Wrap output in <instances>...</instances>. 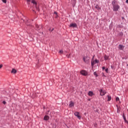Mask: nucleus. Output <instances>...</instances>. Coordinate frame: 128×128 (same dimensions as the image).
<instances>
[{
  "mask_svg": "<svg viewBox=\"0 0 128 128\" xmlns=\"http://www.w3.org/2000/svg\"><path fill=\"white\" fill-rule=\"evenodd\" d=\"M120 6L116 4V5H114L113 6V10L114 12H118V10H120Z\"/></svg>",
  "mask_w": 128,
  "mask_h": 128,
  "instance_id": "2",
  "label": "nucleus"
},
{
  "mask_svg": "<svg viewBox=\"0 0 128 128\" xmlns=\"http://www.w3.org/2000/svg\"><path fill=\"white\" fill-rule=\"evenodd\" d=\"M2 104H6V101H3Z\"/></svg>",
  "mask_w": 128,
  "mask_h": 128,
  "instance_id": "26",
  "label": "nucleus"
},
{
  "mask_svg": "<svg viewBox=\"0 0 128 128\" xmlns=\"http://www.w3.org/2000/svg\"><path fill=\"white\" fill-rule=\"evenodd\" d=\"M96 8L97 10H100V6H98V5H96Z\"/></svg>",
  "mask_w": 128,
  "mask_h": 128,
  "instance_id": "17",
  "label": "nucleus"
},
{
  "mask_svg": "<svg viewBox=\"0 0 128 128\" xmlns=\"http://www.w3.org/2000/svg\"><path fill=\"white\" fill-rule=\"evenodd\" d=\"M32 3L33 4L34 6H36V8L38 9V8H36V2L34 0H32Z\"/></svg>",
  "mask_w": 128,
  "mask_h": 128,
  "instance_id": "9",
  "label": "nucleus"
},
{
  "mask_svg": "<svg viewBox=\"0 0 128 128\" xmlns=\"http://www.w3.org/2000/svg\"><path fill=\"white\" fill-rule=\"evenodd\" d=\"M106 70V72H108V68H106V70Z\"/></svg>",
  "mask_w": 128,
  "mask_h": 128,
  "instance_id": "24",
  "label": "nucleus"
},
{
  "mask_svg": "<svg viewBox=\"0 0 128 128\" xmlns=\"http://www.w3.org/2000/svg\"><path fill=\"white\" fill-rule=\"evenodd\" d=\"M108 101L110 102V100H112V97L108 95Z\"/></svg>",
  "mask_w": 128,
  "mask_h": 128,
  "instance_id": "16",
  "label": "nucleus"
},
{
  "mask_svg": "<svg viewBox=\"0 0 128 128\" xmlns=\"http://www.w3.org/2000/svg\"><path fill=\"white\" fill-rule=\"evenodd\" d=\"M68 58H70V54H69V56H68Z\"/></svg>",
  "mask_w": 128,
  "mask_h": 128,
  "instance_id": "31",
  "label": "nucleus"
},
{
  "mask_svg": "<svg viewBox=\"0 0 128 128\" xmlns=\"http://www.w3.org/2000/svg\"><path fill=\"white\" fill-rule=\"evenodd\" d=\"M102 70H106V68H105L104 66H103V67L102 68Z\"/></svg>",
  "mask_w": 128,
  "mask_h": 128,
  "instance_id": "27",
  "label": "nucleus"
},
{
  "mask_svg": "<svg viewBox=\"0 0 128 128\" xmlns=\"http://www.w3.org/2000/svg\"><path fill=\"white\" fill-rule=\"evenodd\" d=\"M50 120V116H46L44 117V120Z\"/></svg>",
  "mask_w": 128,
  "mask_h": 128,
  "instance_id": "12",
  "label": "nucleus"
},
{
  "mask_svg": "<svg viewBox=\"0 0 128 128\" xmlns=\"http://www.w3.org/2000/svg\"><path fill=\"white\" fill-rule=\"evenodd\" d=\"M92 60H94V57L92 58Z\"/></svg>",
  "mask_w": 128,
  "mask_h": 128,
  "instance_id": "34",
  "label": "nucleus"
},
{
  "mask_svg": "<svg viewBox=\"0 0 128 128\" xmlns=\"http://www.w3.org/2000/svg\"><path fill=\"white\" fill-rule=\"evenodd\" d=\"M59 52L60 54H62V52H64V51H62V50H60Z\"/></svg>",
  "mask_w": 128,
  "mask_h": 128,
  "instance_id": "23",
  "label": "nucleus"
},
{
  "mask_svg": "<svg viewBox=\"0 0 128 128\" xmlns=\"http://www.w3.org/2000/svg\"><path fill=\"white\" fill-rule=\"evenodd\" d=\"M118 48L120 50H124V46H122V44H120L119 46H118Z\"/></svg>",
  "mask_w": 128,
  "mask_h": 128,
  "instance_id": "8",
  "label": "nucleus"
},
{
  "mask_svg": "<svg viewBox=\"0 0 128 128\" xmlns=\"http://www.w3.org/2000/svg\"><path fill=\"white\" fill-rule=\"evenodd\" d=\"M90 57L88 56H84L83 58L84 62L86 64H90Z\"/></svg>",
  "mask_w": 128,
  "mask_h": 128,
  "instance_id": "1",
  "label": "nucleus"
},
{
  "mask_svg": "<svg viewBox=\"0 0 128 128\" xmlns=\"http://www.w3.org/2000/svg\"><path fill=\"white\" fill-rule=\"evenodd\" d=\"M27 2H30V0H27Z\"/></svg>",
  "mask_w": 128,
  "mask_h": 128,
  "instance_id": "33",
  "label": "nucleus"
},
{
  "mask_svg": "<svg viewBox=\"0 0 128 128\" xmlns=\"http://www.w3.org/2000/svg\"><path fill=\"white\" fill-rule=\"evenodd\" d=\"M54 14H58V13H57L56 12H54Z\"/></svg>",
  "mask_w": 128,
  "mask_h": 128,
  "instance_id": "32",
  "label": "nucleus"
},
{
  "mask_svg": "<svg viewBox=\"0 0 128 128\" xmlns=\"http://www.w3.org/2000/svg\"><path fill=\"white\" fill-rule=\"evenodd\" d=\"M106 94V92L104 90H102V89L100 90V96H104Z\"/></svg>",
  "mask_w": 128,
  "mask_h": 128,
  "instance_id": "5",
  "label": "nucleus"
},
{
  "mask_svg": "<svg viewBox=\"0 0 128 128\" xmlns=\"http://www.w3.org/2000/svg\"><path fill=\"white\" fill-rule=\"evenodd\" d=\"M94 76H98V74H96V72H94Z\"/></svg>",
  "mask_w": 128,
  "mask_h": 128,
  "instance_id": "22",
  "label": "nucleus"
},
{
  "mask_svg": "<svg viewBox=\"0 0 128 128\" xmlns=\"http://www.w3.org/2000/svg\"><path fill=\"white\" fill-rule=\"evenodd\" d=\"M104 60H110V56L104 55Z\"/></svg>",
  "mask_w": 128,
  "mask_h": 128,
  "instance_id": "10",
  "label": "nucleus"
},
{
  "mask_svg": "<svg viewBox=\"0 0 128 128\" xmlns=\"http://www.w3.org/2000/svg\"><path fill=\"white\" fill-rule=\"evenodd\" d=\"M116 0H113L112 2V6H116Z\"/></svg>",
  "mask_w": 128,
  "mask_h": 128,
  "instance_id": "18",
  "label": "nucleus"
},
{
  "mask_svg": "<svg viewBox=\"0 0 128 128\" xmlns=\"http://www.w3.org/2000/svg\"><path fill=\"white\" fill-rule=\"evenodd\" d=\"M116 102H118V100H120V98H118V97H117L116 98Z\"/></svg>",
  "mask_w": 128,
  "mask_h": 128,
  "instance_id": "25",
  "label": "nucleus"
},
{
  "mask_svg": "<svg viewBox=\"0 0 128 128\" xmlns=\"http://www.w3.org/2000/svg\"><path fill=\"white\" fill-rule=\"evenodd\" d=\"M2 68V64H0V68Z\"/></svg>",
  "mask_w": 128,
  "mask_h": 128,
  "instance_id": "28",
  "label": "nucleus"
},
{
  "mask_svg": "<svg viewBox=\"0 0 128 128\" xmlns=\"http://www.w3.org/2000/svg\"><path fill=\"white\" fill-rule=\"evenodd\" d=\"M54 28H52V30L50 29V32H52L54 31Z\"/></svg>",
  "mask_w": 128,
  "mask_h": 128,
  "instance_id": "29",
  "label": "nucleus"
},
{
  "mask_svg": "<svg viewBox=\"0 0 128 128\" xmlns=\"http://www.w3.org/2000/svg\"><path fill=\"white\" fill-rule=\"evenodd\" d=\"M91 64L92 66H94L96 64V62L94 60L92 61Z\"/></svg>",
  "mask_w": 128,
  "mask_h": 128,
  "instance_id": "15",
  "label": "nucleus"
},
{
  "mask_svg": "<svg viewBox=\"0 0 128 128\" xmlns=\"http://www.w3.org/2000/svg\"><path fill=\"white\" fill-rule=\"evenodd\" d=\"M88 94L90 96H94V92L92 91H90L88 92Z\"/></svg>",
  "mask_w": 128,
  "mask_h": 128,
  "instance_id": "13",
  "label": "nucleus"
},
{
  "mask_svg": "<svg viewBox=\"0 0 128 128\" xmlns=\"http://www.w3.org/2000/svg\"><path fill=\"white\" fill-rule=\"evenodd\" d=\"M2 2H4V4H6V0H2Z\"/></svg>",
  "mask_w": 128,
  "mask_h": 128,
  "instance_id": "21",
  "label": "nucleus"
},
{
  "mask_svg": "<svg viewBox=\"0 0 128 128\" xmlns=\"http://www.w3.org/2000/svg\"><path fill=\"white\" fill-rule=\"evenodd\" d=\"M36 28L37 30H42V26H38V24L36 25Z\"/></svg>",
  "mask_w": 128,
  "mask_h": 128,
  "instance_id": "7",
  "label": "nucleus"
},
{
  "mask_svg": "<svg viewBox=\"0 0 128 128\" xmlns=\"http://www.w3.org/2000/svg\"><path fill=\"white\" fill-rule=\"evenodd\" d=\"M78 26V25L76 23L71 24L70 25V28H76Z\"/></svg>",
  "mask_w": 128,
  "mask_h": 128,
  "instance_id": "6",
  "label": "nucleus"
},
{
  "mask_svg": "<svg viewBox=\"0 0 128 128\" xmlns=\"http://www.w3.org/2000/svg\"><path fill=\"white\" fill-rule=\"evenodd\" d=\"M12 74H16V70L14 68L12 69Z\"/></svg>",
  "mask_w": 128,
  "mask_h": 128,
  "instance_id": "14",
  "label": "nucleus"
},
{
  "mask_svg": "<svg viewBox=\"0 0 128 128\" xmlns=\"http://www.w3.org/2000/svg\"><path fill=\"white\" fill-rule=\"evenodd\" d=\"M74 114L78 118V120H80L81 117L80 116V112H76L74 113Z\"/></svg>",
  "mask_w": 128,
  "mask_h": 128,
  "instance_id": "4",
  "label": "nucleus"
},
{
  "mask_svg": "<svg viewBox=\"0 0 128 128\" xmlns=\"http://www.w3.org/2000/svg\"><path fill=\"white\" fill-rule=\"evenodd\" d=\"M94 62H95V63H96V64H98V62H99L100 61H99L98 60L96 59L95 60H94Z\"/></svg>",
  "mask_w": 128,
  "mask_h": 128,
  "instance_id": "19",
  "label": "nucleus"
},
{
  "mask_svg": "<svg viewBox=\"0 0 128 128\" xmlns=\"http://www.w3.org/2000/svg\"><path fill=\"white\" fill-rule=\"evenodd\" d=\"M74 106V102H70V104H69V106H70V108H72V106Z\"/></svg>",
  "mask_w": 128,
  "mask_h": 128,
  "instance_id": "11",
  "label": "nucleus"
},
{
  "mask_svg": "<svg viewBox=\"0 0 128 128\" xmlns=\"http://www.w3.org/2000/svg\"><path fill=\"white\" fill-rule=\"evenodd\" d=\"M80 73L82 76H84L88 75V72L86 70H82L80 72Z\"/></svg>",
  "mask_w": 128,
  "mask_h": 128,
  "instance_id": "3",
  "label": "nucleus"
},
{
  "mask_svg": "<svg viewBox=\"0 0 128 128\" xmlns=\"http://www.w3.org/2000/svg\"><path fill=\"white\" fill-rule=\"evenodd\" d=\"M126 4H128V0H126Z\"/></svg>",
  "mask_w": 128,
  "mask_h": 128,
  "instance_id": "30",
  "label": "nucleus"
},
{
  "mask_svg": "<svg viewBox=\"0 0 128 128\" xmlns=\"http://www.w3.org/2000/svg\"><path fill=\"white\" fill-rule=\"evenodd\" d=\"M124 120H125V122H128V121H126V116H123Z\"/></svg>",
  "mask_w": 128,
  "mask_h": 128,
  "instance_id": "20",
  "label": "nucleus"
}]
</instances>
